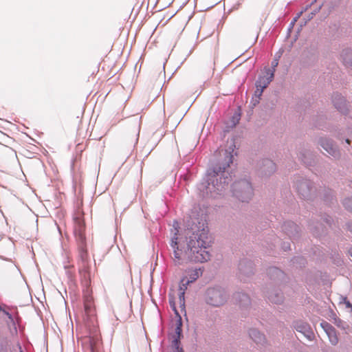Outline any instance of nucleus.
<instances>
[{
  "label": "nucleus",
  "mask_w": 352,
  "mask_h": 352,
  "mask_svg": "<svg viewBox=\"0 0 352 352\" xmlns=\"http://www.w3.org/2000/svg\"><path fill=\"white\" fill-rule=\"evenodd\" d=\"M3 309L0 306V311H3Z\"/></svg>",
  "instance_id": "obj_27"
},
{
  "label": "nucleus",
  "mask_w": 352,
  "mask_h": 352,
  "mask_svg": "<svg viewBox=\"0 0 352 352\" xmlns=\"http://www.w3.org/2000/svg\"><path fill=\"white\" fill-rule=\"evenodd\" d=\"M321 326L325 330L331 344L333 345L336 344L338 342V338L335 329L327 322H322Z\"/></svg>",
  "instance_id": "obj_9"
},
{
  "label": "nucleus",
  "mask_w": 352,
  "mask_h": 352,
  "mask_svg": "<svg viewBox=\"0 0 352 352\" xmlns=\"http://www.w3.org/2000/svg\"><path fill=\"white\" fill-rule=\"evenodd\" d=\"M169 304L172 309L174 311L175 314L177 317L176 321V329L175 333L173 340L172 341V347L173 352H184L183 349L180 346V338L182 335V316H180L179 311L176 309V305L173 298L170 297L169 298Z\"/></svg>",
  "instance_id": "obj_5"
},
{
  "label": "nucleus",
  "mask_w": 352,
  "mask_h": 352,
  "mask_svg": "<svg viewBox=\"0 0 352 352\" xmlns=\"http://www.w3.org/2000/svg\"><path fill=\"white\" fill-rule=\"evenodd\" d=\"M84 321L89 327L96 328L98 326V318L93 296L89 289L84 292Z\"/></svg>",
  "instance_id": "obj_3"
},
{
  "label": "nucleus",
  "mask_w": 352,
  "mask_h": 352,
  "mask_svg": "<svg viewBox=\"0 0 352 352\" xmlns=\"http://www.w3.org/2000/svg\"><path fill=\"white\" fill-rule=\"evenodd\" d=\"M188 273L189 278L187 277H184L182 279V283L184 285H188L189 283L194 282L202 274L201 269L190 270Z\"/></svg>",
  "instance_id": "obj_11"
},
{
  "label": "nucleus",
  "mask_w": 352,
  "mask_h": 352,
  "mask_svg": "<svg viewBox=\"0 0 352 352\" xmlns=\"http://www.w3.org/2000/svg\"><path fill=\"white\" fill-rule=\"evenodd\" d=\"M344 207L352 211V199L347 198L344 201Z\"/></svg>",
  "instance_id": "obj_20"
},
{
  "label": "nucleus",
  "mask_w": 352,
  "mask_h": 352,
  "mask_svg": "<svg viewBox=\"0 0 352 352\" xmlns=\"http://www.w3.org/2000/svg\"><path fill=\"white\" fill-rule=\"evenodd\" d=\"M344 304L346 305V307L347 308H351V311H352V304L349 300H347L346 298H345L344 299Z\"/></svg>",
  "instance_id": "obj_22"
},
{
  "label": "nucleus",
  "mask_w": 352,
  "mask_h": 352,
  "mask_svg": "<svg viewBox=\"0 0 352 352\" xmlns=\"http://www.w3.org/2000/svg\"><path fill=\"white\" fill-rule=\"evenodd\" d=\"M232 155L228 151L218 152L212 170L208 172L206 182L199 186V190L204 195L214 197L227 188L228 177H224V173L232 163Z\"/></svg>",
  "instance_id": "obj_2"
},
{
  "label": "nucleus",
  "mask_w": 352,
  "mask_h": 352,
  "mask_svg": "<svg viewBox=\"0 0 352 352\" xmlns=\"http://www.w3.org/2000/svg\"><path fill=\"white\" fill-rule=\"evenodd\" d=\"M250 337L255 342L256 344H263L265 342V336L260 333L258 330L255 329H250L249 331Z\"/></svg>",
  "instance_id": "obj_13"
},
{
  "label": "nucleus",
  "mask_w": 352,
  "mask_h": 352,
  "mask_svg": "<svg viewBox=\"0 0 352 352\" xmlns=\"http://www.w3.org/2000/svg\"><path fill=\"white\" fill-rule=\"evenodd\" d=\"M278 60L277 59H274L272 62V66L274 67V69L272 70H275L274 67H276L277 65H278Z\"/></svg>",
  "instance_id": "obj_24"
},
{
  "label": "nucleus",
  "mask_w": 352,
  "mask_h": 352,
  "mask_svg": "<svg viewBox=\"0 0 352 352\" xmlns=\"http://www.w3.org/2000/svg\"><path fill=\"white\" fill-rule=\"evenodd\" d=\"M274 75V69H268L266 76H261L256 82V87L265 89L270 82L273 80Z\"/></svg>",
  "instance_id": "obj_8"
},
{
  "label": "nucleus",
  "mask_w": 352,
  "mask_h": 352,
  "mask_svg": "<svg viewBox=\"0 0 352 352\" xmlns=\"http://www.w3.org/2000/svg\"><path fill=\"white\" fill-rule=\"evenodd\" d=\"M240 270L244 271L243 264H240Z\"/></svg>",
  "instance_id": "obj_25"
},
{
  "label": "nucleus",
  "mask_w": 352,
  "mask_h": 352,
  "mask_svg": "<svg viewBox=\"0 0 352 352\" xmlns=\"http://www.w3.org/2000/svg\"><path fill=\"white\" fill-rule=\"evenodd\" d=\"M265 166H267V168L270 169L269 170L270 172H272V171L275 170V168H276L275 164L270 160H266L265 161Z\"/></svg>",
  "instance_id": "obj_18"
},
{
  "label": "nucleus",
  "mask_w": 352,
  "mask_h": 352,
  "mask_svg": "<svg viewBox=\"0 0 352 352\" xmlns=\"http://www.w3.org/2000/svg\"><path fill=\"white\" fill-rule=\"evenodd\" d=\"M320 144L322 148L331 155L336 157L338 151L333 144L328 140H322Z\"/></svg>",
  "instance_id": "obj_12"
},
{
  "label": "nucleus",
  "mask_w": 352,
  "mask_h": 352,
  "mask_svg": "<svg viewBox=\"0 0 352 352\" xmlns=\"http://www.w3.org/2000/svg\"><path fill=\"white\" fill-rule=\"evenodd\" d=\"M308 188V186L306 182H302L300 184L298 187V192L300 194H301L303 197H306L307 192H305V190Z\"/></svg>",
  "instance_id": "obj_17"
},
{
  "label": "nucleus",
  "mask_w": 352,
  "mask_h": 352,
  "mask_svg": "<svg viewBox=\"0 0 352 352\" xmlns=\"http://www.w3.org/2000/svg\"><path fill=\"white\" fill-rule=\"evenodd\" d=\"M350 254H351V255L352 256V248L350 250Z\"/></svg>",
  "instance_id": "obj_29"
},
{
  "label": "nucleus",
  "mask_w": 352,
  "mask_h": 352,
  "mask_svg": "<svg viewBox=\"0 0 352 352\" xmlns=\"http://www.w3.org/2000/svg\"><path fill=\"white\" fill-rule=\"evenodd\" d=\"M264 89L261 87H256V89L255 91L254 96L256 98L255 101L256 102H258V100L260 99L261 96L262 95Z\"/></svg>",
  "instance_id": "obj_19"
},
{
  "label": "nucleus",
  "mask_w": 352,
  "mask_h": 352,
  "mask_svg": "<svg viewBox=\"0 0 352 352\" xmlns=\"http://www.w3.org/2000/svg\"><path fill=\"white\" fill-rule=\"evenodd\" d=\"M179 230L175 228L174 236L172 237L170 245L173 252V260L176 265L182 264L186 261L203 263L210 259V254L206 250L210 246L211 240L205 229L193 232L189 236L187 242V249L183 250L181 240L178 237Z\"/></svg>",
  "instance_id": "obj_1"
},
{
  "label": "nucleus",
  "mask_w": 352,
  "mask_h": 352,
  "mask_svg": "<svg viewBox=\"0 0 352 352\" xmlns=\"http://www.w3.org/2000/svg\"><path fill=\"white\" fill-rule=\"evenodd\" d=\"M333 103L336 108L338 109L340 111H344L346 109V100L343 97L340 96H337L333 99Z\"/></svg>",
  "instance_id": "obj_14"
},
{
  "label": "nucleus",
  "mask_w": 352,
  "mask_h": 352,
  "mask_svg": "<svg viewBox=\"0 0 352 352\" xmlns=\"http://www.w3.org/2000/svg\"><path fill=\"white\" fill-rule=\"evenodd\" d=\"M269 299L272 302L278 304L283 301V296L280 294L271 293Z\"/></svg>",
  "instance_id": "obj_16"
},
{
  "label": "nucleus",
  "mask_w": 352,
  "mask_h": 352,
  "mask_svg": "<svg viewBox=\"0 0 352 352\" xmlns=\"http://www.w3.org/2000/svg\"><path fill=\"white\" fill-rule=\"evenodd\" d=\"M274 271H275L276 272H277V273H280V270H277V269H275V270H274Z\"/></svg>",
  "instance_id": "obj_26"
},
{
  "label": "nucleus",
  "mask_w": 352,
  "mask_h": 352,
  "mask_svg": "<svg viewBox=\"0 0 352 352\" xmlns=\"http://www.w3.org/2000/svg\"><path fill=\"white\" fill-rule=\"evenodd\" d=\"M206 301L212 306L219 307L226 301V294L220 288H210L206 292Z\"/></svg>",
  "instance_id": "obj_6"
},
{
  "label": "nucleus",
  "mask_w": 352,
  "mask_h": 352,
  "mask_svg": "<svg viewBox=\"0 0 352 352\" xmlns=\"http://www.w3.org/2000/svg\"><path fill=\"white\" fill-rule=\"evenodd\" d=\"M346 142L348 144H349V142H350L349 139H346Z\"/></svg>",
  "instance_id": "obj_28"
},
{
  "label": "nucleus",
  "mask_w": 352,
  "mask_h": 352,
  "mask_svg": "<svg viewBox=\"0 0 352 352\" xmlns=\"http://www.w3.org/2000/svg\"><path fill=\"white\" fill-rule=\"evenodd\" d=\"M250 302L249 297L245 294H241L240 298V303L243 305H248Z\"/></svg>",
  "instance_id": "obj_21"
},
{
  "label": "nucleus",
  "mask_w": 352,
  "mask_h": 352,
  "mask_svg": "<svg viewBox=\"0 0 352 352\" xmlns=\"http://www.w3.org/2000/svg\"><path fill=\"white\" fill-rule=\"evenodd\" d=\"M188 285H184L181 282V285L179 286V294L178 298L179 302V309L176 308V309L179 311V314L184 313L186 314V307H185V290L187 289Z\"/></svg>",
  "instance_id": "obj_10"
},
{
  "label": "nucleus",
  "mask_w": 352,
  "mask_h": 352,
  "mask_svg": "<svg viewBox=\"0 0 352 352\" xmlns=\"http://www.w3.org/2000/svg\"><path fill=\"white\" fill-rule=\"evenodd\" d=\"M5 315H6L8 316V318H9V320L10 321H13V318H12V316L6 310L3 309V311H2Z\"/></svg>",
  "instance_id": "obj_23"
},
{
  "label": "nucleus",
  "mask_w": 352,
  "mask_h": 352,
  "mask_svg": "<svg viewBox=\"0 0 352 352\" xmlns=\"http://www.w3.org/2000/svg\"><path fill=\"white\" fill-rule=\"evenodd\" d=\"M234 195L243 202H248L253 196V190L247 180L235 182L232 186Z\"/></svg>",
  "instance_id": "obj_4"
},
{
  "label": "nucleus",
  "mask_w": 352,
  "mask_h": 352,
  "mask_svg": "<svg viewBox=\"0 0 352 352\" xmlns=\"http://www.w3.org/2000/svg\"><path fill=\"white\" fill-rule=\"evenodd\" d=\"M341 56L342 57L343 63L348 66L351 63L352 60V52L351 51L346 50L343 52Z\"/></svg>",
  "instance_id": "obj_15"
},
{
  "label": "nucleus",
  "mask_w": 352,
  "mask_h": 352,
  "mask_svg": "<svg viewBox=\"0 0 352 352\" xmlns=\"http://www.w3.org/2000/svg\"><path fill=\"white\" fill-rule=\"evenodd\" d=\"M85 223L84 220V214L82 212H78L74 217V232L76 237L82 241L85 236Z\"/></svg>",
  "instance_id": "obj_7"
}]
</instances>
